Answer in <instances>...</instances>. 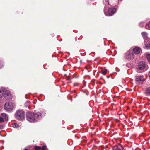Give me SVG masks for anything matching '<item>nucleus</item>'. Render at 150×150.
Masks as SVG:
<instances>
[{
	"label": "nucleus",
	"mask_w": 150,
	"mask_h": 150,
	"mask_svg": "<svg viewBox=\"0 0 150 150\" xmlns=\"http://www.w3.org/2000/svg\"><path fill=\"white\" fill-rule=\"evenodd\" d=\"M41 117V114L40 112L33 113L29 112L26 114L27 120L32 123L35 122V120Z\"/></svg>",
	"instance_id": "f257e3e1"
},
{
	"label": "nucleus",
	"mask_w": 150,
	"mask_h": 150,
	"mask_svg": "<svg viewBox=\"0 0 150 150\" xmlns=\"http://www.w3.org/2000/svg\"><path fill=\"white\" fill-rule=\"evenodd\" d=\"M15 117L18 120H22L25 117V113L22 110H17L15 114Z\"/></svg>",
	"instance_id": "f03ea898"
},
{
	"label": "nucleus",
	"mask_w": 150,
	"mask_h": 150,
	"mask_svg": "<svg viewBox=\"0 0 150 150\" xmlns=\"http://www.w3.org/2000/svg\"><path fill=\"white\" fill-rule=\"evenodd\" d=\"M13 104L12 103L8 102L5 103L4 109L6 111H11L13 109Z\"/></svg>",
	"instance_id": "7ed1b4c3"
},
{
	"label": "nucleus",
	"mask_w": 150,
	"mask_h": 150,
	"mask_svg": "<svg viewBox=\"0 0 150 150\" xmlns=\"http://www.w3.org/2000/svg\"><path fill=\"white\" fill-rule=\"evenodd\" d=\"M134 55L133 52L127 51L126 53V58L128 60H131L133 59Z\"/></svg>",
	"instance_id": "20e7f679"
},
{
	"label": "nucleus",
	"mask_w": 150,
	"mask_h": 150,
	"mask_svg": "<svg viewBox=\"0 0 150 150\" xmlns=\"http://www.w3.org/2000/svg\"><path fill=\"white\" fill-rule=\"evenodd\" d=\"M143 76H135V81L137 84H142L144 81Z\"/></svg>",
	"instance_id": "39448f33"
},
{
	"label": "nucleus",
	"mask_w": 150,
	"mask_h": 150,
	"mask_svg": "<svg viewBox=\"0 0 150 150\" xmlns=\"http://www.w3.org/2000/svg\"><path fill=\"white\" fill-rule=\"evenodd\" d=\"M116 9L115 8H113L112 6H111V7H110L108 10V13L110 16H112L115 12Z\"/></svg>",
	"instance_id": "423d86ee"
},
{
	"label": "nucleus",
	"mask_w": 150,
	"mask_h": 150,
	"mask_svg": "<svg viewBox=\"0 0 150 150\" xmlns=\"http://www.w3.org/2000/svg\"><path fill=\"white\" fill-rule=\"evenodd\" d=\"M145 67V63L144 62L141 61L140 62L138 65L137 69L139 70H142Z\"/></svg>",
	"instance_id": "0eeeda50"
},
{
	"label": "nucleus",
	"mask_w": 150,
	"mask_h": 150,
	"mask_svg": "<svg viewBox=\"0 0 150 150\" xmlns=\"http://www.w3.org/2000/svg\"><path fill=\"white\" fill-rule=\"evenodd\" d=\"M145 47L147 49L149 48L150 47V39L148 38H146L144 40Z\"/></svg>",
	"instance_id": "6e6552de"
},
{
	"label": "nucleus",
	"mask_w": 150,
	"mask_h": 150,
	"mask_svg": "<svg viewBox=\"0 0 150 150\" xmlns=\"http://www.w3.org/2000/svg\"><path fill=\"white\" fill-rule=\"evenodd\" d=\"M5 93L4 96L5 98L8 100H10L11 99V96L10 92L9 91H6Z\"/></svg>",
	"instance_id": "1a4fd4ad"
},
{
	"label": "nucleus",
	"mask_w": 150,
	"mask_h": 150,
	"mask_svg": "<svg viewBox=\"0 0 150 150\" xmlns=\"http://www.w3.org/2000/svg\"><path fill=\"white\" fill-rule=\"evenodd\" d=\"M141 49L138 47H136L133 49V53L136 54H139L141 51Z\"/></svg>",
	"instance_id": "9d476101"
},
{
	"label": "nucleus",
	"mask_w": 150,
	"mask_h": 150,
	"mask_svg": "<svg viewBox=\"0 0 150 150\" xmlns=\"http://www.w3.org/2000/svg\"><path fill=\"white\" fill-rule=\"evenodd\" d=\"M0 115H1L2 116V118H3L5 120H8V118L7 114L5 113H2L0 114Z\"/></svg>",
	"instance_id": "9b49d317"
},
{
	"label": "nucleus",
	"mask_w": 150,
	"mask_h": 150,
	"mask_svg": "<svg viewBox=\"0 0 150 150\" xmlns=\"http://www.w3.org/2000/svg\"><path fill=\"white\" fill-rule=\"evenodd\" d=\"M145 94L146 96H150V87H148L146 89Z\"/></svg>",
	"instance_id": "f8f14e48"
},
{
	"label": "nucleus",
	"mask_w": 150,
	"mask_h": 150,
	"mask_svg": "<svg viewBox=\"0 0 150 150\" xmlns=\"http://www.w3.org/2000/svg\"><path fill=\"white\" fill-rule=\"evenodd\" d=\"M6 91L4 90H0V97H1L3 96H4Z\"/></svg>",
	"instance_id": "ddd939ff"
},
{
	"label": "nucleus",
	"mask_w": 150,
	"mask_h": 150,
	"mask_svg": "<svg viewBox=\"0 0 150 150\" xmlns=\"http://www.w3.org/2000/svg\"><path fill=\"white\" fill-rule=\"evenodd\" d=\"M142 34L143 35L144 38H148L147 36V34L145 32H143L142 33Z\"/></svg>",
	"instance_id": "4468645a"
},
{
	"label": "nucleus",
	"mask_w": 150,
	"mask_h": 150,
	"mask_svg": "<svg viewBox=\"0 0 150 150\" xmlns=\"http://www.w3.org/2000/svg\"><path fill=\"white\" fill-rule=\"evenodd\" d=\"M145 28L146 29H150V22L148 23L146 25Z\"/></svg>",
	"instance_id": "2eb2a0df"
},
{
	"label": "nucleus",
	"mask_w": 150,
	"mask_h": 150,
	"mask_svg": "<svg viewBox=\"0 0 150 150\" xmlns=\"http://www.w3.org/2000/svg\"><path fill=\"white\" fill-rule=\"evenodd\" d=\"M41 149V147H40L35 146H34L33 150H40Z\"/></svg>",
	"instance_id": "dca6fc26"
},
{
	"label": "nucleus",
	"mask_w": 150,
	"mask_h": 150,
	"mask_svg": "<svg viewBox=\"0 0 150 150\" xmlns=\"http://www.w3.org/2000/svg\"><path fill=\"white\" fill-rule=\"evenodd\" d=\"M146 57L148 61L150 62V54H147Z\"/></svg>",
	"instance_id": "f3484780"
},
{
	"label": "nucleus",
	"mask_w": 150,
	"mask_h": 150,
	"mask_svg": "<svg viewBox=\"0 0 150 150\" xmlns=\"http://www.w3.org/2000/svg\"><path fill=\"white\" fill-rule=\"evenodd\" d=\"M101 72L103 75H105L106 73V70L102 69Z\"/></svg>",
	"instance_id": "a211bd4d"
},
{
	"label": "nucleus",
	"mask_w": 150,
	"mask_h": 150,
	"mask_svg": "<svg viewBox=\"0 0 150 150\" xmlns=\"http://www.w3.org/2000/svg\"><path fill=\"white\" fill-rule=\"evenodd\" d=\"M2 116L0 115V122L2 123L4 122V119L2 118Z\"/></svg>",
	"instance_id": "6ab92c4d"
},
{
	"label": "nucleus",
	"mask_w": 150,
	"mask_h": 150,
	"mask_svg": "<svg viewBox=\"0 0 150 150\" xmlns=\"http://www.w3.org/2000/svg\"><path fill=\"white\" fill-rule=\"evenodd\" d=\"M14 127L16 128H18L19 127V125L16 123H14Z\"/></svg>",
	"instance_id": "aec40b11"
},
{
	"label": "nucleus",
	"mask_w": 150,
	"mask_h": 150,
	"mask_svg": "<svg viewBox=\"0 0 150 150\" xmlns=\"http://www.w3.org/2000/svg\"><path fill=\"white\" fill-rule=\"evenodd\" d=\"M118 146H114L113 147V150H117V149Z\"/></svg>",
	"instance_id": "412c9836"
},
{
	"label": "nucleus",
	"mask_w": 150,
	"mask_h": 150,
	"mask_svg": "<svg viewBox=\"0 0 150 150\" xmlns=\"http://www.w3.org/2000/svg\"><path fill=\"white\" fill-rule=\"evenodd\" d=\"M120 147H121L122 149V146L121 145H119L118 146L117 149V150H121L120 149Z\"/></svg>",
	"instance_id": "4be33fe9"
},
{
	"label": "nucleus",
	"mask_w": 150,
	"mask_h": 150,
	"mask_svg": "<svg viewBox=\"0 0 150 150\" xmlns=\"http://www.w3.org/2000/svg\"><path fill=\"white\" fill-rule=\"evenodd\" d=\"M120 147H121L122 149V146L121 145H119L118 146L117 149V150H121L120 149Z\"/></svg>",
	"instance_id": "5701e85b"
},
{
	"label": "nucleus",
	"mask_w": 150,
	"mask_h": 150,
	"mask_svg": "<svg viewBox=\"0 0 150 150\" xmlns=\"http://www.w3.org/2000/svg\"><path fill=\"white\" fill-rule=\"evenodd\" d=\"M46 148V147L45 146H43L42 147V149H41L42 150H45Z\"/></svg>",
	"instance_id": "b1692460"
},
{
	"label": "nucleus",
	"mask_w": 150,
	"mask_h": 150,
	"mask_svg": "<svg viewBox=\"0 0 150 150\" xmlns=\"http://www.w3.org/2000/svg\"><path fill=\"white\" fill-rule=\"evenodd\" d=\"M78 85V83H74V86H77Z\"/></svg>",
	"instance_id": "393cba45"
},
{
	"label": "nucleus",
	"mask_w": 150,
	"mask_h": 150,
	"mask_svg": "<svg viewBox=\"0 0 150 150\" xmlns=\"http://www.w3.org/2000/svg\"><path fill=\"white\" fill-rule=\"evenodd\" d=\"M66 79L67 80H69L70 79V77L67 76L66 78Z\"/></svg>",
	"instance_id": "a878e982"
},
{
	"label": "nucleus",
	"mask_w": 150,
	"mask_h": 150,
	"mask_svg": "<svg viewBox=\"0 0 150 150\" xmlns=\"http://www.w3.org/2000/svg\"><path fill=\"white\" fill-rule=\"evenodd\" d=\"M149 78H150V71L149 72Z\"/></svg>",
	"instance_id": "bb28decb"
},
{
	"label": "nucleus",
	"mask_w": 150,
	"mask_h": 150,
	"mask_svg": "<svg viewBox=\"0 0 150 150\" xmlns=\"http://www.w3.org/2000/svg\"><path fill=\"white\" fill-rule=\"evenodd\" d=\"M24 150H28L27 149H25Z\"/></svg>",
	"instance_id": "cd10ccee"
},
{
	"label": "nucleus",
	"mask_w": 150,
	"mask_h": 150,
	"mask_svg": "<svg viewBox=\"0 0 150 150\" xmlns=\"http://www.w3.org/2000/svg\"><path fill=\"white\" fill-rule=\"evenodd\" d=\"M108 2V5H110V4H109V2Z\"/></svg>",
	"instance_id": "c85d7f7f"
},
{
	"label": "nucleus",
	"mask_w": 150,
	"mask_h": 150,
	"mask_svg": "<svg viewBox=\"0 0 150 150\" xmlns=\"http://www.w3.org/2000/svg\"><path fill=\"white\" fill-rule=\"evenodd\" d=\"M1 125H0V128H1Z\"/></svg>",
	"instance_id": "c756f323"
}]
</instances>
